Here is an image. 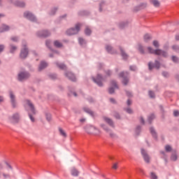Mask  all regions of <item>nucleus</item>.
I'll list each match as a JSON object with an SVG mask.
<instances>
[{
	"instance_id": "f257e3e1",
	"label": "nucleus",
	"mask_w": 179,
	"mask_h": 179,
	"mask_svg": "<svg viewBox=\"0 0 179 179\" xmlns=\"http://www.w3.org/2000/svg\"><path fill=\"white\" fill-rule=\"evenodd\" d=\"M148 50L150 54H155V55H159L162 56L164 57H168V53L167 52H165L161 49H157L154 50L151 47H148Z\"/></svg>"
},
{
	"instance_id": "f03ea898",
	"label": "nucleus",
	"mask_w": 179,
	"mask_h": 179,
	"mask_svg": "<svg viewBox=\"0 0 179 179\" xmlns=\"http://www.w3.org/2000/svg\"><path fill=\"white\" fill-rule=\"evenodd\" d=\"M85 131L87 132V134H95L99 135L100 134V131L96 129V127H94V126H86Z\"/></svg>"
},
{
	"instance_id": "7ed1b4c3",
	"label": "nucleus",
	"mask_w": 179,
	"mask_h": 179,
	"mask_svg": "<svg viewBox=\"0 0 179 179\" xmlns=\"http://www.w3.org/2000/svg\"><path fill=\"white\" fill-rule=\"evenodd\" d=\"M81 27V24H76V28L73 29H70L69 30L66 31V34L68 36H72V35H75L76 34H78L80 31V29Z\"/></svg>"
},
{
	"instance_id": "20e7f679",
	"label": "nucleus",
	"mask_w": 179,
	"mask_h": 179,
	"mask_svg": "<svg viewBox=\"0 0 179 179\" xmlns=\"http://www.w3.org/2000/svg\"><path fill=\"white\" fill-rule=\"evenodd\" d=\"M30 76L29 73H27V72H21L20 73H18V76H17V80L19 81H22V80H24L27 78H29Z\"/></svg>"
},
{
	"instance_id": "39448f33",
	"label": "nucleus",
	"mask_w": 179,
	"mask_h": 179,
	"mask_svg": "<svg viewBox=\"0 0 179 179\" xmlns=\"http://www.w3.org/2000/svg\"><path fill=\"white\" fill-rule=\"evenodd\" d=\"M29 51L27 48H26L25 43H23V48L21 51V54L20 55V57H21L22 59H25L28 55Z\"/></svg>"
},
{
	"instance_id": "423d86ee",
	"label": "nucleus",
	"mask_w": 179,
	"mask_h": 179,
	"mask_svg": "<svg viewBox=\"0 0 179 179\" xmlns=\"http://www.w3.org/2000/svg\"><path fill=\"white\" fill-rule=\"evenodd\" d=\"M119 76H120V78H123V80H122V83L124 85H128L129 83V78H128V76H129V73L125 72H122L120 73V74H119Z\"/></svg>"
},
{
	"instance_id": "0eeeda50",
	"label": "nucleus",
	"mask_w": 179,
	"mask_h": 179,
	"mask_svg": "<svg viewBox=\"0 0 179 179\" xmlns=\"http://www.w3.org/2000/svg\"><path fill=\"white\" fill-rule=\"evenodd\" d=\"M24 17L29 20L30 21L35 22L36 20L35 16L30 12L26 11L24 13Z\"/></svg>"
},
{
	"instance_id": "6e6552de",
	"label": "nucleus",
	"mask_w": 179,
	"mask_h": 179,
	"mask_svg": "<svg viewBox=\"0 0 179 179\" xmlns=\"http://www.w3.org/2000/svg\"><path fill=\"white\" fill-rule=\"evenodd\" d=\"M103 80V78L98 75L97 78H93L94 83L98 85V86H103V83L101 82Z\"/></svg>"
},
{
	"instance_id": "1a4fd4ad",
	"label": "nucleus",
	"mask_w": 179,
	"mask_h": 179,
	"mask_svg": "<svg viewBox=\"0 0 179 179\" xmlns=\"http://www.w3.org/2000/svg\"><path fill=\"white\" fill-rule=\"evenodd\" d=\"M101 127L103 128V130L108 134H110V137L114 138L116 136L115 134L111 131L105 124H101Z\"/></svg>"
},
{
	"instance_id": "9d476101",
	"label": "nucleus",
	"mask_w": 179,
	"mask_h": 179,
	"mask_svg": "<svg viewBox=\"0 0 179 179\" xmlns=\"http://www.w3.org/2000/svg\"><path fill=\"white\" fill-rule=\"evenodd\" d=\"M141 155L143 157L144 161H145V162H147V163H149L150 157L145 150L141 149Z\"/></svg>"
},
{
	"instance_id": "9b49d317",
	"label": "nucleus",
	"mask_w": 179,
	"mask_h": 179,
	"mask_svg": "<svg viewBox=\"0 0 179 179\" xmlns=\"http://www.w3.org/2000/svg\"><path fill=\"white\" fill-rule=\"evenodd\" d=\"M10 101H11L13 107L15 108V104H16L15 95V94L13 93L12 91L10 92Z\"/></svg>"
},
{
	"instance_id": "f8f14e48",
	"label": "nucleus",
	"mask_w": 179,
	"mask_h": 179,
	"mask_svg": "<svg viewBox=\"0 0 179 179\" xmlns=\"http://www.w3.org/2000/svg\"><path fill=\"white\" fill-rule=\"evenodd\" d=\"M38 36L46 38L50 35V33L48 31H42L41 32H38Z\"/></svg>"
},
{
	"instance_id": "ddd939ff",
	"label": "nucleus",
	"mask_w": 179,
	"mask_h": 179,
	"mask_svg": "<svg viewBox=\"0 0 179 179\" xmlns=\"http://www.w3.org/2000/svg\"><path fill=\"white\" fill-rule=\"evenodd\" d=\"M148 66H149V69L150 70H152L154 68H156L157 69H159V68L160 67V64L158 61H155V65L153 66H152L151 63H149Z\"/></svg>"
},
{
	"instance_id": "4468645a",
	"label": "nucleus",
	"mask_w": 179,
	"mask_h": 179,
	"mask_svg": "<svg viewBox=\"0 0 179 179\" xmlns=\"http://www.w3.org/2000/svg\"><path fill=\"white\" fill-rule=\"evenodd\" d=\"M65 76L70 80H72V81H75L76 80V77L75 76L71 73V72H68V73H65Z\"/></svg>"
},
{
	"instance_id": "2eb2a0df",
	"label": "nucleus",
	"mask_w": 179,
	"mask_h": 179,
	"mask_svg": "<svg viewBox=\"0 0 179 179\" xmlns=\"http://www.w3.org/2000/svg\"><path fill=\"white\" fill-rule=\"evenodd\" d=\"M103 120L108 123V124H109L111 127L114 128V123L111 120V119L107 117H103Z\"/></svg>"
},
{
	"instance_id": "dca6fc26",
	"label": "nucleus",
	"mask_w": 179,
	"mask_h": 179,
	"mask_svg": "<svg viewBox=\"0 0 179 179\" xmlns=\"http://www.w3.org/2000/svg\"><path fill=\"white\" fill-rule=\"evenodd\" d=\"M27 104L29 107L31 113L32 114H36L35 110H34V106L33 103H31V102L29 101H27Z\"/></svg>"
},
{
	"instance_id": "f3484780",
	"label": "nucleus",
	"mask_w": 179,
	"mask_h": 179,
	"mask_svg": "<svg viewBox=\"0 0 179 179\" xmlns=\"http://www.w3.org/2000/svg\"><path fill=\"white\" fill-rule=\"evenodd\" d=\"M19 115L18 114H15L12 116L11 117V121L14 123L17 122L19 121Z\"/></svg>"
},
{
	"instance_id": "a211bd4d",
	"label": "nucleus",
	"mask_w": 179,
	"mask_h": 179,
	"mask_svg": "<svg viewBox=\"0 0 179 179\" xmlns=\"http://www.w3.org/2000/svg\"><path fill=\"white\" fill-rule=\"evenodd\" d=\"M10 27L8 25L3 24L1 27H0V33L8 31Z\"/></svg>"
},
{
	"instance_id": "6ab92c4d",
	"label": "nucleus",
	"mask_w": 179,
	"mask_h": 179,
	"mask_svg": "<svg viewBox=\"0 0 179 179\" xmlns=\"http://www.w3.org/2000/svg\"><path fill=\"white\" fill-rule=\"evenodd\" d=\"M48 66V64L43 62H41V64L38 67V70L39 71H41L42 70H43L44 69H45Z\"/></svg>"
},
{
	"instance_id": "aec40b11",
	"label": "nucleus",
	"mask_w": 179,
	"mask_h": 179,
	"mask_svg": "<svg viewBox=\"0 0 179 179\" xmlns=\"http://www.w3.org/2000/svg\"><path fill=\"white\" fill-rule=\"evenodd\" d=\"M106 51H108V52L110 53V54H115L116 52L113 51V48L110 45H106Z\"/></svg>"
},
{
	"instance_id": "412c9836",
	"label": "nucleus",
	"mask_w": 179,
	"mask_h": 179,
	"mask_svg": "<svg viewBox=\"0 0 179 179\" xmlns=\"http://www.w3.org/2000/svg\"><path fill=\"white\" fill-rule=\"evenodd\" d=\"M79 171L78 170H76L75 168H73L71 169V174L74 177H78L79 176Z\"/></svg>"
},
{
	"instance_id": "4be33fe9",
	"label": "nucleus",
	"mask_w": 179,
	"mask_h": 179,
	"mask_svg": "<svg viewBox=\"0 0 179 179\" xmlns=\"http://www.w3.org/2000/svg\"><path fill=\"white\" fill-rule=\"evenodd\" d=\"M15 6L20 8H23L25 6V3L23 1H15Z\"/></svg>"
},
{
	"instance_id": "5701e85b",
	"label": "nucleus",
	"mask_w": 179,
	"mask_h": 179,
	"mask_svg": "<svg viewBox=\"0 0 179 179\" xmlns=\"http://www.w3.org/2000/svg\"><path fill=\"white\" fill-rule=\"evenodd\" d=\"M54 46L57 48H62V43H61L59 41H54Z\"/></svg>"
},
{
	"instance_id": "b1692460",
	"label": "nucleus",
	"mask_w": 179,
	"mask_h": 179,
	"mask_svg": "<svg viewBox=\"0 0 179 179\" xmlns=\"http://www.w3.org/2000/svg\"><path fill=\"white\" fill-rule=\"evenodd\" d=\"M150 2L155 7H159L160 5V3L157 0H150Z\"/></svg>"
},
{
	"instance_id": "393cba45",
	"label": "nucleus",
	"mask_w": 179,
	"mask_h": 179,
	"mask_svg": "<svg viewBox=\"0 0 179 179\" xmlns=\"http://www.w3.org/2000/svg\"><path fill=\"white\" fill-rule=\"evenodd\" d=\"M56 65H57V67H59L62 70L66 69V66L63 64H59L58 62L56 63Z\"/></svg>"
},
{
	"instance_id": "a878e982",
	"label": "nucleus",
	"mask_w": 179,
	"mask_h": 179,
	"mask_svg": "<svg viewBox=\"0 0 179 179\" xmlns=\"http://www.w3.org/2000/svg\"><path fill=\"white\" fill-rule=\"evenodd\" d=\"M143 39H144V41L148 42L151 39V36H150V35L147 34L144 35Z\"/></svg>"
},
{
	"instance_id": "bb28decb",
	"label": "nucleus",
	"mask_w": 179,
	"mask_h": 179,
	"mask_svg": "<svg viewBox=\"0 0 179 179\" xmlns=\"http://www.w3.org/2000/svg\"><path fill=\"white\" fill-rule=\"evenodd\" d=\"M150 131L152 134V135L153 136V137L157 138V133L153 127H150Z\"/></svg>"
},
{
	"instance_id": "cd10ccee",
	"label": "nucleus",
	"mask_w": 179,
	"mask_h": 179,
	"mask_svg": "<svg viewBox=\"0 0 179 179\" xmlns=\"http://www.w3.org/2000/svg\"><path fill=\"white\" fill-rule=\"evenodd\" d=\"M150 179H158V176H157V175L155 173L151 172L150 173Z\"/></svg>"
},
{
	"instance_id": "c85d7f7f",
	"label": "nucleus",
	"mask_w": 179,
	"mask_h": 179,
	"mask_svg": "<svg viewBox=\"0 0 179 179\" xmlns=\"http://www.w3.org/2000/svg\"><path fill=\"white\" fill-rule=\"evenodd\" d=\"M84 110L89 113L90 115H91L92 116L94 115V113L92 112V110L91 109H89L88 108H84Z\"/></svg>"
},
{
	"instance_id": "c756f323",
	"label": "nucleus",
	"mask_w": 179,
	"mask_h": 179,
	"mask_svg": "<svg viewBox=\"0 0 179 179\" xmlns=\"http://www.w3.org/2000/svg\"><path fill=\"white\" fill-rule=\"evenodd\" d=\"M120 52L122 53V56L123 59H128V57H129L128 55H126L124 53V52L123 51L122 48H120Z\"/></svg>"
},
{
	"instance_id": "7c9ffc66",
	"label": "nucleus",
	"mask_w": 179,
	"mask_h": 179,
	"mask_svg": "<svg viewBox=\"0 0 179 179\" xmlns=\"http://www.w3.org/2000/svg\"><path fill=\"white\" fill-rule=\"evenodd\" d=\"M165 150L167 152H171L172 150V148L169 145H166L165 146Z\"/></svg>"
},
{
	"instance_id": "2f4dec72",
	"label": "nucleus",
	"mask_w": 179,
	"mask_h": 179,
	"mask_svg": "<svg viewBox=\"0 0 179 179\" xmlns=\"http://www.w3.org/2000/svg\"><path fill=\"white\" fill-rule=\"evenodd\" d=\"M152 45L155 48H159V43L158 41H154L153 43H152Z\"/></svg>"
},
{
	"instance_id": "473e14b6",
	"label": "nucleus",
	"mask_w": 179,
	"mask_h": 179,
	"mask_svg": "<svg viewBox=\"0 0 179 179\" xmlns=\"http://www.w3.org/2000/svg\"><path fill=\"white\" fill-rule=\"evenodd\" d=\"M2 176L4 179H8L10 178V175L9 173H2Z\"/></svg>"
},
{
	"instance_id": "72a5a7b5",
	"label": "nucleus",
	"mask_w": 179,
	"mask_h": 179,
	"mask_svg": "<svg viewBox=\"0 0 179 179\" xmlns=\"http://www.w3.org/2000/svg\"><path fill=\"white\" fill-rule=\"evenodd\" d=\"M91 34H92L91 29H89L88 27H87L86 29H85V34H86L87 36H90Z\"/></svg>"
},
{
	"instance_id": "f704fd0d",
	"label": "nucleus",
	"mask_w": 179,
	"mask_h": 179,
	"mask_svg": "<svg viewBox=\"0 0 179 179\" xmlns=\"http://www.w3.org/2000/svg\"><path fill=\"white\" fill-rule=\"evenodd\" d=\"M78 41L81 45H83L84 44H85V41L82 38H79Z\"/></svg>"
},
{
	"instance_id": "c9c22d12",
	"label": "nucleus",
	"mask_w": 179,
	"mask_h": 179,
	"mask_svg": "<svg viewBox=\"0 0 179 179\" xmlns=\"http://www.w3.org/2000/svg\"><path fill=\"white\" fill-rule=\"evenodd\" d=\"M138 50L141 54H145V51H144L143 47L142 45H139Z\"/></svg>"
},
{
	"instance_id": "e433bc0d",
	"label": "nucleus",
	"mask_w": 179,
	"mask_h": 179,
	"mask_svg": "<svg viewBox=\"0 0 179 179\" xmlns=\"http://www.w3.org/2000/svg\"><path fill=\"white\" fill-rule=\"evenodd\" d=\"M155 118V115H150L148 117L149 123L150 124V123H151V121L153 120Z\"/></svg>"
},
{
	"instance_id": "4c0bfd02",
	"label": "nucleus",
	"mask_w": 179,
	"mask_h": 179,
	"mask_svg": "<svg viewBox=\"0 0 179 179\" xmlns=\"http://www.w3.org/2000/svg\"><path fill=\"white\" fill-rule=\"evenodd\" d=\"M172 49L174 50L176 52H179V46L177 45H173L172 46Z\"/></svg>"
},
{
	"instance_id": "58836bf2",
	"label": "nucleus",
	"mask_w": 179,
	"mask_h": 179,
	"mask_svg": "<svg viewBox=\"0 0 179 179\" xmlns=\"http://www.w3.org/2000/svg\"><path fill=\"white\" fill-rule=\"evenodd\" d=\"M59 132L63 136L66 137V132L62 128H59Z\"/></svg>"
},
{
	"instance_id": "ea45409f",
	"label": "nucleus",
	"mask_w": 179,
	"mask_h": 179,
	"mask_svg": "<svg viewBox=\"0 0 179 179\" xmlns=\"http://www.w3.org/2000/svg\"><path fill=\"white\" fill-rule=\"evenodd\" d=\"M172 59H173V62H179V58L176 56H173Z\"/></svg>"
},
{
	"instance_id": "a19ab883",
	"label": "nucleus",
	"mask_w": 179,
	"mask_h": 179,
	"mask_svg": "<svg viewBox=\"0 0 179 179\" xmlns=\"http://www.w3.org/2000/svg\"><path fill=\"white\" fill-rule=\"evenodd\" d=\"M111 86H115V88H117V85L115 80L111 81Z\"/></svg>"
},
{
	"instance_id": "79ce46f5",
	"label": "nucleus",
	"mask_w": 179,
	"mask_h": 179,
	"mask_svg": "<svg viewBox=\"0 0 179 179\" xmlns=\"http://www.w3.org/2000/svg\"><path fill=\"white\" fill-rule=\"evenodd\" d=\"M149 95H150V97H151V98H155V94L154 92L149 91Z\"/></svg>"
},
{
	"instance_id": "37998d69",
	"label": "nucleus",
	"mask_w": 179,
	"mask_h": 179,
	"mask_svg": "<svg viewBox=\"0 0 179 179\" xmlns=\"http://www.w3.org/2000/svg\"><path fill=\"white\" fill-rule=\"evenodd\" d=\"M171 159H172L173 161H176L177 159L176 154H173L172 156L171 157Z\"/></svg>"
},
{
	"instance_id": "c03bdc74",
	"label": "nucleus",
	"mask_w": 179,
	"mask_h": 179,
	"mask_svg": "<svg viewBox=\"0 0 179 179\" xmlns=\"http://www.w3.org/2000/svg\"><path fill=\"white\" fill-rule=\"evenodd\" d=\"M15 50H17V47L15 45H11L10 46V52H13V51H15Z\"/></svg>"
},
{
	"instance_id": "a18cd8bd",
	"label": "nucleus",
	"mask_w": 179,
	"mask_h": 179,
	"mask_svg": "<svg viewBox=\"0 0 179 179\" xmlns=\"http://www.w3.org/2000/svg\"><path fill=\"white\" fill-rule=\"evenodd\" d=\"M46 119H47L48 121H50L51 115L50 114H46Z\"/></svg>"
},
{
	"instance_id": "49530a36",
	"label": "nucleus",
	"mask_w": 179,
	"mask_h": 179,
	"mask_svg": "<svg viewBox=\"0 0 179 179\" xmlns=\"http://www.w3.org/2000/svg\"><path fill=\"white\" fill-rule=\"evenodd\" d=\"M5 46L3 45H0V53L3 51Z\"/></svg>"
},
{
	"instance_id": "de8ad7c7",
	"label": "nucleus",
	"mask_w": 179,
	"mask_h": 179,
	"mask_svg": "<svg viewBox=\"0 0 179 179\" xmlns=\"http://www.w3.org/2000/svg\"><path fill=\"white\" fill-rule=\"evenodd\" d=\"M173 115H174L175 117L179 116V111L178 110H175L173 112Z\"/></svg>"
},
{
	"instance_id": "09e8293b",
	"label": "nucleus",
	"mask_w": 179,
	"mask_h": 179,
	"mask_svg": "<svg viewBox=\"0 0 179 179\" xmlns=\"http://www.w3.org/2000/svg\"><path fill=\"white\" fill-rule=\"evenodd\" d=\"M114 89H115V88H113V87H110V88L109 89V93H110V94H113V92H114Z\"/></svg>"
},
{
	"instance_id": "8fccbe9b",
	"label": "nucleus",
	"mask_w": 179,
	"mask_h": 179,
	"mask_svg": "<svg viewBox=\"0 0 179 179\" xmlns=\"http://www.w3.org/2000/svg\"><path fill=\"white\" fill-rule=\"evenodd\" d=\"M29 119L31 122H34L35 120L31 114H29Z\"/></svg>"
},
{
	"instance_id": "3c124183",
	"label": "nucleus",
	"mask_w": 179,
	"mask_h": 179,
	"mask_svg": "<svg viewBox=\"0 0 179 179\" xmlns=\"http://www.w3.org/2000/svg\"><path fill=\"white\" fill-rule=\"evenodd\" d=\"M50 77L51 79H56L57 78V75H55V74L50 75Z\"/></svg>"
},
{
	"instance_id": "603ef678",
	"label": "nucleus",
	"mask_w": 179,
	"mask_h": 179,
	"mask_svg": "<svg viewBox=\"0 0 179 179\" xmlns=\"http://www.w3.org/2000/svg\"><path fill=\"white\" fill-rule=\"evenodd\" d=\"M126 111H127L128 113H129V114H131V113H133L132 110L130 109V108H127V109L126 110Z\"/></svg>"
},
{
	"instance_id": "864d4df0",
	"label": "nucleus",
	"mask_w": 179,
	"mask_h": 179,
	"mask_svg": "<svg viewBox=\"0 0 179 179\" xmlns=\"http://www.w3.org/2000/svg\"><path fill=\"white\" fill-rule=\"evenodd\" d=\"M130 70L135 71L136 70V66H130Z\"/></svg>"
},
{
	"instance_id": "5fc2aeb1",
	"label": "nucleus",
	"mask_w": 179,
	"mask_h": 179,
	"mask_svg": "<svg viewBox=\"0 0 179 179\" xmlns=\"http://www.w3.org/2000/svg\"><path fill=\"white\" fill-rule=\"evenodd\" d=\"M162 75H163L164 77H168V76H169V73H168V72H163V73H162Z\"/></svg>"
},
{
	"instance_id": "6e6d98bb",
	"label": "nucleus",
	"mask_w": 179,
	"mask_h": 179,
	"mask_svg": "<svg viewBox=\"0 0 179 179\" xmlns=\"http://www.w3.org/2000/svg\"><path fill=\"white\" fill-rule=\"evenodd\" d=\"M11 39H12L13 41H15V42L18 41L17 37H13V38H11Z\"/></svg>"
},
{
	"instance_id": "4d7b16f0",
	"label": "nucleus",
	"mask_w": 179,
	"mask_h": 179,
	"mask_svg": "<svg viewBox=\"0 0 179 179\" xmlns=\"http://www.w3.org/2000/svg\"><path fill=\"white\" fill-rule=\"evenodd\" d=\"M115 117L116 119L119 120V119L120 118V115H119L118 113H116V114L115 115Z\"/></svg>"
},
{
	"instance_id": "13d9d810",
	"label": "nucleus",
	"mask_w": 179,
	"mask_h": 179,
	"mask_svg": "<svg viewBox=\"0 0 179 179\" xmlns=\"http://www.w3.org/2000/svg\"><path fill=\"white\" fill-rule=\"evenodd\" d=\"M113 169H117V163H115L113 166Z\"/></svg>"
},
{
	"instance_id": "bf43d9fd",
	"label": "nucleus",
	"mask_w": 179,
	"mask_h": 179,
	"mask_svg": "<svg viewBox=\"0 0 179 179\" xmlns=\"http://www.w3.org/2000/svg\"><path fill=\"white\" fill-rule=\"evenodd\" d=\"M50 41H46V45H47V47L50 48Z\"/></svg>"
},
{
	"instance_id": "052dcab7",
	"label": "nucleus",
	"mask_w": 179,
	"mask_h": 179,
	"mask_svg": "<svg viewBox=\"0 0 179 179\" xmlns=\"http://www.w3.org/2000/svg\"><path fill=\"white\" fill-rule=\"evenodd\" d=\"M110 101L111 103H116L115 100L112 99V98L110 99Z\"/></svg>"
},
{
	"instance_id": "680f3d73",
	"label": "nucleus",
	"mask_w": 179,
	"mask_h": 179,
	"mask_svg": "<svg viewBox=\"0 0 179 179\" xmlns=\"http://www.w3.org/2000/svg\"><path fill=\"white\" fill-rule=\"evenodd\" d=\"M140 120H141V122L142 124H144V123H145V121H144L143 117H141Z\"/></svg>"
},
{
	"instance_id": "e2e57ef3",
	"label": "nucleus",
	"mask_w": 179,
	"mask_h": 179,
	"mask_svg": "<svg viewBox=\"0 0 179 179\" xmlns=\"http://www.w3.org/2000/svg\"><path fill=\"white\" fill-rule=\"evenodd\" d=\"M131 104V100H128L127 101V105L130 106Z\"/></svg>"
},
{
	"instance_id": "0e129e2a",
	"label": "nucleus",
	"mask_w": 179,
	"mask_h": 179,
	"mask_svg": "<svg viewBox=\"0 0 179 179\" xmlns=\"http://www.w3.org/2000/svg\"><path fill=\"white\" fill-rule=\"evenodd\" d=\"M127 94L128 96H131V93L130 92H127Z\"/></svg>"
},
{
	"instance_id": "69168bd1",
	"label": "nucleus",
	"mask_w": 179,
	"mask_h": 179,
	"mask_svg": "<svg viewBox=\"0 0 179 179\" xmlns=\"http://www.w3.org/2000/svg\"><path fill=\"white\" fill-rule=\"evenodd\" d=\"M3 101V98L2 96H0V103Z\"/></svg>"
},
{
	"instance_id": "338daca9",
	"label": "nucleus",
	"mask_w": 179,
	"mask_h": 179,
	"mask_svg": "<svg viewBox=\"0 0 179 179\" xmlns=\"http://www.w3.org/2000/svg\"><path fill=\"white\" fill-rule=\"evenodd\" d=\"M80 121L81 122H84L85 121V119H80Z\"/></svg>"
},
{
	"instance_id": "774afa93",
	"label": "nucleus",
	"mask_w": 179,
	"mask_h": 179,
	"mask_svg": "<svg viewBox=\"0 0 179 179\" xmlns=\"http://www.w3.org/2000/svg\"><path fill=\"white\" fill-rule=\"evenodd\" d=\"M176 39L177 41H179V36H177L176 37Z\"/></svg>"
}]
</instances>
